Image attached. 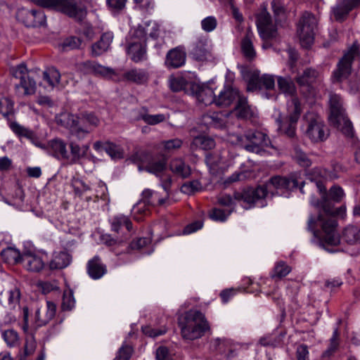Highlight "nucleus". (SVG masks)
Returning <instances> with one entry per match:
<instances>
[{"label": "nucleus", "instance_id": "41", "mask_svg": "<svg viewBox=\"0 0 360 360\" xmlns=\"http://www.w3.org/2000/svg\"><path fill=\"white\" fill-rule=\"evenodd\" d=\"M82 45L83 41L80 38L71 36L65 39L60 46L63 51H68L82 49Z\"/></svg>", "mask_w": 360, "mask_h": 360}, {"label": "nucleus", "instance_id": "63", "mask_svg": "<svg viewBox=\"0 0 360 360\" xmlns=\"http://www.w3.org/2000/svg\"><path fill=\"white\" fill-rule=\"evenodd\" d=\"M333 14L336 20L342 21L348 15L349 11L346 9L340 2L333 8Z\"/></svg>", "mask_w": 360, "mask_h": 360}, {"label": "nucleus", "instance_id": "2", "mask_svg": "<svg viewBox=\"0 0 360 360\" xmlns=\"http://www.w3.org/2000/svg\"><path fill=\"white\" fill-rule=\"evenodd\" d=\"M298 182L296 179H290L279 175L271 177L264 185L256 188H248L236 191L233 198L238 201H243L251 207L257 201L264 199L268 193L275 195L278 191H283L297 188Z\"/></svg>", "mask_w": 360, "mask_h": 360}, {"label": "nucleus", "instance_id": "40", "mask_svg": "<svg viewBox=\"0 0 360 360\" xmlns=\"http://www.w3.org/2000/svg\"><path fill=\"white\" fill-rule=\"evenodd\" d=\"M11 129L19 137H25L29 140L34 139V131L25 127L16 122H12L9 124Z\"/></svg>", "mask_w": 360, "mask_h": 360}, {"label": "nucleus", "instance_id": "18", "mask_svg": "<svg viewBox=\"0 0 360 360\" xmlns=\"http://www.w3.org/2000/svg\"><path fill=\"white\" fill-rule=\"evenodd\" d=\"M240 96L241 95L237 88L229 85L225 86L217 95L216 105L228 107L236 100L238 101V97Z\"/></svg>", "mask_w": 360, "mask_h": 360}, {"label": "nucleus", "instance_id": "12", "mask_svg": "<svg viewBox=\"0 0 360 360\" xmlns=\"http://www.w3.org/2000/svg\"><path fill=\"white\" fill-rule=\"evenodd\" d=\"M16 18L26 27H41L46 23V15L41 10L20 8L16 13Z\"/></svg>", "mask_w": 360, "mask_h": 360}, {"label": "nucleus", "instance_id": "31", "mask_svg": "<svg viewBox=\"0 0 360 360\" xmlns=\"http://www.w3.org/2000/svg\"><path fill=\"white\" fill-rule=\"evenodd\" d=\"M253 33L248 29L244 38L241 41V50L243 56L248 60H253L256 56V52L252 44Z\"/></svg>", "mask_w": 360, "mask_h": 360}, {"label": "nucleus", "instance_id": "37", "mask_svg": "<svg viewBox=\"0 0 360 360\" xmlns=\"http://www.w3.org/2000/svg\"><path fill=\"white\" fill-rule=\"evenodd\" d=\"M198 100L205 105H210L213 103L216 104L217 95L213 90L208 87H202L196 92Z\"/></svg>", "mask_w": 360, "mask_h": 360}, {"label": "nucleus", "instance_id": "50", "mask_svg": "<svg viewBox=\"0 0 360 360\" xmlns=\"http://www.w3.org/2000/svg\"><path fill=\"white\" fill-rule=\"evenodd\" d=\"M202 190V184L198 180L191 181L185 183L181 188V192L187 195H191L197 191Z\"/></svg>", "mask_w": 360, "mask_h": 360}, {"label": "nucleus", "instance_id": "38", "mask_svg": "<svg viewBox=\"0 0 360 360\" xmlns=\"http://www.w3.org/2000/svg\"><path fill=\"white\" fill-rule=\"evenodd\" d=\"M214 146V141L212 138L205 136L195 137L191 143L192 148H199L205 150L213 148Z\"/></svg>", "mask_w": 360, "mask_h": 360}, {"label": "nucleus", "instance_id": "64", "mask_svg": "<svg viewBox=\"0 0 360 360\" xmlns=\"http://www.w3.org/2000/svg\"><path fill=\"white\" fill-rule=\"evenodd\" d=\"M157 360H172V356L166 347H159L156 350Z\"/></svg>", "mask_w": 360, "mask_h": 360}, {"label": "nucleus", "instance_id": "56", "mask_svg": "<svg viewBox=\"0 0 360 360\" xmlns=\"http://www.w3.org/2000/svg\"><path fill=\"white\" fill-rule=\"evenodd\" d=\"M149 31L148 27H146L145 22L143 25H139L134 30L133 37L138 39L136 42H143L146 44V35Z\"/></svg>", "mask_w": 360, "mask_h": 360}, {"label": "nucleus", "instance_id": "11", "mask_svg": "<svg viewBox=\"0 0 360 360\" xmlns=\"http://www.w3.org/2000/svg\"><path fill=\"white\" fill-rule=\"evenodd\" d=\"M11 71L13 77L20 79V83L15 84L17 94L20 96H27L35 93L36 82L28 75L27 69L24 64L13 68Z\"/></svg>", "mask_w": 360, "mask_h": 360}, {"label": "nucleus", "instance_id": "14", "mask_svg": "<svg viewBox=\"0 0 360 360\" xmlns=\"http://www.w3.org/2000/svg\"><path fill=\"white\" fill-rule=\"evenodd\" d=\"M257 26L259 35L264 39H269L276 36V28L272 22L270 14L262 10L257 17Z\"/></svg>", "mask_w": 360, "mask_h": 360}, {"label": "nucleus", "instance_id": "13", "mask_svg": "<svg viewBox=\"0 0 360 360\" xmlns=\"http://www.w3.org/2000/svg\"><path fill=\"white\" fill-rule=\"evenodd\" d=\"M74 119L75 115L64 113L60 116L58 122L62 126L69 129L70 135L79 141L83 140L91 131L78 124Z\"/></svg>", "mask_w": 360, "mask_h": 360}, {"label": "nucleus", "instance_id": "34", "mask_svg": "<svg viewBox=\"0 0 360 360\" xmlns=\"http://www.w3.org/2000/svg\"><path fill=\"white\" fill-rule=\"evenodd\" d=\"M237 116L243 119H251L255 116V112L248 103L247 98L241 96L238 97L237 104L235 107Z\"/></svg>", "mask_w": 360, "mask_h": 360}, {"label": "nucleus", "instance_id": "53", "mask_svg": "<svg viewBox=\"0 0 360 360\" xmlns=\"http://www.w3.org/2000/svg\"><path fill=\"white\" fill-rule=\"evenodd\" d=\"M338 329L336 328L334 332L333 337L330 338V343L328 349L326 350L323 354V357H330L337 349L338 347Z\"/></svg>", "mask_w": 360, "mask_h": 360}, {"label": "nucleus", "instance_id": "3", "mask_svg": "<svg viewBox=\"0 0 360 360\" xmlns=\"http://www.w3.org/2000/svg\"><path fill=\"white\" fill-rule=\"evenodd\" d=\"M184 339L193 340L204 335L210 326L204 314L198 310H189L178 319Z\"/></svg>", "mask_w": 360, "mask_h": 360}, {"label": "nucleus", "instance_id": "21", "mask_svg": "<svg viewBox=\"0 0 360 360\" xmlns=\"http://www.w3.org/2000/svg\"><path fill=\"white\" fill-rule=\"evenodd\" d=\"M47 150L58 160H68L70 158L66 143L60 139H53L48 142Z\"/></svg>", "mask_w": 360, "mask_h": 360}, {"label": "nucleus", "instance_id": "29", "mask_svg": "<svg viewBox=\"0 0 360 360\" xmlns=\"http://www.w3.org/2000/svg\"><path fill=\"white\" fill-rule=\"evenodd\" d=\"M228 113L222 112H213L210 114H206L203 116V122L205 124L215 128H222L225 127Z\"/></svg>", "mask_w": 360, "mask_h": 360}, {"label": "nucleus", "instance_id": "24", "mask_svg": "<svg viewBox=\"0 0 360 360\" xmlns=\"http://www.w3.org/2000/svg\"><path fill=\"white\" fill-rule=\"evenodd\" d=\"M20 290L14 287L10 290H4L0 294V302L4 306L15 308L20 302Z\"/></svg>", "mask_w": 360, "mask_h": 360}, {"label": "nucleus", "instance_id": "32", "mask_svg": "<svg viewBox=\"0 0 360 360\" xmlns=\"http://www.w3.org/2000/svg\"><path fill=\"white\" fill-rule=\"evenodd\" d=\"M75 121L80 125L93 131L99 124L98 118L93 113L91 112H82L79 116L75 115Z\"/></svg>", "mask_w": 360, "mask_h": 360}, {"label": "nucleus", "instance_id": "36", "mask_svg": "<svg viewBox=\"0 0 360 360\" xmlns=\"http://www.w3.org/2000/svg\"><path fill=\"white\" fill-rule=\"evenodd\" d=\"M342 239L348 244H356L360 242V228L354 225L347 226L342 231Z\"/></svg>", "mask_w": 360, "mask_h": 360}, {"label": "nucleus", "instance_id": "15", "mask_svg": "<svg viewBox=\"0 0 360 360\" xmlns=\"http://www.w3.org/2000/svg\"><path fill=\"white\" fill-rule=\"evenodd\" d=\"M76 68L77 71L84 75L94 74L103 77H108L115 75V72L112 69L101 65L95 62L90 60L77 63L76 65Z\"/></svg>", "mask_w": 360, "mask_h": 360}, {"label": "nucleus", "instance_id": "7", "mask_svg": "<svg viewBox=\"0 0 360 360\" xmlns=\"http://www.w3.org/2000/svg\"><path fill=\"white\" fill-rule=\"evenodd\" d=\"M237 141L247 151L257 154L262 153L265 147L271 145L269 136L257 130H248L244 135L237 136Z\"/></svg>", "mask_w": 360, "mask_h": 360}, {"label": "nucleus", "instance_id": "52", "mask_svg": "<svg viewBox=\"0 0 360 360\" xmlns=\"http://www.w3.org/2000/svg\"><path fill=\"white\" fill-rule=\"evenodd\" d=\"M182 141L179 139H174L168 141H164L161 142V146L164 150L167 153H171L174 150L179 149L182 146Z\"/></svg>", "mask_w": 360, "mask_h": 360}, {"label": "nucleus", "instance_id": "9", "mask_svg": "<svg viewBox=\"0 0 360 360\" xmlns=\"http://www.w3.org/2000/svg\"><path fill=\"white\" fill-rule=\"evenodd\" d=\"M317 23L314 15L309 12L303 13L297 24V30L302 46L308 48L313 44Z\"/></svg>", "mask_w": 360, "mask_h": 360}, {"label": "nucleus", "instance_id": "22", "mask_svg": "<svg viewBox=\"0 0 360 360\" xmlns=\"http://www.w3.org/2000/svg\"><path fill=\"white\" fill-rule=\"evenodd\" d=\"M86 269L89 276L93 279H99L107 272L106 266L98 256H95L88 262Z\"/></svg>", "mask_w": 360, "mask_h": 360}, {"label": "nucleus", "instance_id": "59", "mask_svg": "<svg viewBox=\"0 0 360 360\" xmlns=\"http://www.w3.org/2000/svg\"><path fill=\"white\" fill-rule=\"evenodd\" d=\"M295 158L297 163L304 167H308L311 165V162L308 158L307 155L301 150L296 148Z\"/></svg>", "mask_w": 360, "mask_h": 360}, {"label": "nucleus", "instance_id": "23", "mask_svg": "<svg viewBox=\"0 0 360 360\" xmlns=\"http://www.w3.org/2000/svg\"><path fill=\"white\" fill-rule=\"evenodd\" d=\"M320 77L321 74L317 70L312 68H307L296 77L295 80L301 86H309L312 84L319 81Z\"/></svg>", "mask_w": 360, "mask_h": 360}, {"label": "nucleus", "instance_id": "54", "mask_svg": "<svg viewBox=\"0 0 360 360\" xmlns=\"http://www.w3.org/2000/svg\"><path fill=\"white\" fill-rule=\"evenodd\" d=\"M134 349L133 347L127 344H124L119 349L117 356L115 360H129Z\"/></svg>", "mask_w": 360, "mask_h": 360}, {"label": "nucleus", "instance_id": "43", "mask_svg": "<svg viewBox=\"0 0 360 360\" xmlns=\"http://www.w3.org/2000/svg\"><path fill=\"white\" fill-rule=\"evenodd\" d=\"M291 271V268L285 262L281 261L276 263L271 274L272 278L281 279Z\"/></svg>", "mask_w": 360, "mask_h": 360}, {"label": "nucleus", "instance_id": "30", "mask_svg": "<svg viewBox=\"0 0 360 360\" xmlns=\"http://www.w3.org/2000/svg\"><path fill=\"white\" fill-rule=\"evenodd\" d=\"M169 168L174 174L182 179L188 178L191 174L190 166L180 158L172 160L169 164Z\"/></svg>", "mask_w": 360, "mask_h": 360}, {"label": "nucleus", "instance_id": "55", "mask_svg": "<svg viewBox=\"0 0 360 360\" xmlns=\"http://www.w3.org/2000/svg\"><path fill=\"white\" fill-rule=\"evenodd\" d=\"M257 82L260 87H264L266 89H272L275 86L274 77L269 75H264L259 77Z\"/></svg>", "mask_w": 360, "mask_h": 360}, {"label": "nucleus", "instance_id": "5", "mask_svg": "<svg viewBox=\"0 0 360 360\" xmlns=\"http://www.w3.org/2000/svg\"><path fill=\"white\" fill-rule=\"evenodd\" d=\"M34 4L46 8L60 11L76 20L82 21L86 15V11L78 7L75 0H30Z\"/></svg>", "mask_w": 360, "mask_h": 360}, {"label": "nucleus", "instance_id": "6", "mask_svg": "<svg viewBox=\"0 0 360 360\" xmlns=\"http://www.w3.org/2000/svg\"><path fill=\"white\" fill-rule=\"evenodd\" d=\"M305 135L313 142L326 140L329 136V130L323 119L313 112H307L304 117Z\"/></svg>", "mask_w": 360, "mask_h": 360}, {"label": "nucleus", "instance_id": "19", "mask_svg": "<svg viewBox=\"0 0 360 360\" xmlns=\"http://www.w3.org/2000/svg\"><path fill=\"white\" fill-rule=\"evenodd\" d=\"M56 312V305L51 301H47L44 307L39 308L35 312V323L39 327L45 326L52 320Z\"/></svg>", "mask_w": 360, "mask_h": 360}, {"label": "nucleus", "instance_id": "8", "mask_svg": "<svg viewBox=\"0 0 360 360\" xmlns=\"http://www.w3.org/2000/svg\"><path fill=\"white\" fill-rule=\"evenodd\" d=\"M359 56L360 44L355 41L338 63L333 74V82H341L347 79L352 72V62Z\"/></svg>", "mask_w": 360, "mask_h": 360}, {"label": "nucleus", "instance_id": "16", "mask_svg": "<svg viewBox=\"0 0 360 360\" xmlns=\"http://www.w3.org/2000/svg\"><path fill=\"white\" fill-rule=\"evenodd\" d=\"M192 57L198 61L208 60L212 58V49L206 39H198L191 51Z\"/></svg>", "mask_w": 360, "mask_h": 360}, {"label": "nucleus", "instance_id": "39", "mask_svg": "<svg viewBox=\"0 0 360 360\" xmlns=\"http://www.w3.org/2000/svg\"><path fill=\"white\" fill-rule=\"evenodd\" d=\"M43 78L49 86L54 87L60 82V74L54 67L48 68L43 72Z\"/></svg>", "mask_w": 360, "mask_h": 360}, {"label": "nucleus", "instance_id": "1", "mask_svg": "<svg viewBox=\"0 0 360 360\" xmlns=\"http://www.w3.org/2000/svg\"><path fill=\"white\" fill-rule=\"evenodd\" d=\"M308 179L311 181H316V187L321 195L320 200L311 202V203L316 207H321L323 212L319 211L318 214L310 215L307 229L319 239L323 245L325 244L338 245L340 238L337 231L338 222L333 217L338 215L344 217L346 213V207L342 205L335 209L334 204L328 198L326 188L321 181L316 180L311 174H308Z\"/></svg>", "mask_w": 360, "mask_h": 360}, {"label": "nucleus", "instance_id": "35", "mask_svg": "<svg viewBox=\"0 0 360 360\" xmlns=\"http://www.w3.org/2000/svg\"><path fill=\"white\" fill-rule=\"evenodd\" d=\"M278 86L280 91L288 96H297L296 86L290 77H277Z\"/></svg>", "mask_w": 360, "mask_h": 360}, {"label": "nucleus", "instance_id": "58", "mask_svg": "<svg viewBox=\"0 0 360 360\" xmlns=\"http://www.w3.org/2000/svg\"><path fill=\"white\" fill-rule=\"evenodd\" d=\"M220 162L221 158L218 154L215 153H207L206 154L205 162L211 169H215V167L218 166Z\"/></svg>", "mask_w": 360, "mask_h": 360}, {"label": "nucleus", "instance_id": "47", "mask_svg": "<svg viewBox=\"0 0 360 360\" xmlns=\"http://www.w3.org/2000/svg\"><path fill=\"white\" fill-rule=\"evenodd\" d=\"M72 186L75 193L79 196L91 191L90 185L79 179H73Z\"/></svg>", "mask_w": 360, "mask_h": 360}, {"label": "nucleus", "instance_id": "61", "mask_svg": "<svg viewBox=\"0 0 360 360\" xmlns=\"http://www.w3.org/2000/svg\"><path fill=\"white\" fill-rule=\"evenodd\" d=\"M70 152L72 155L71 161L75 163L77 162L83 154L82 153V148L80 146L73 141L70 142Z\"/></svg>", "mask_w": 360, "mask_h": 360}, {"label": "nucleus", "instance_id": "20", "mask_svg": "<svg viewBox=\"0 0 360 360\" xmlns=\"http://www.w3.org/2000/svg\"><path fill=\"white\" fill-rule=\"evenodd\" d=\"M167 159L165 156L160 157H151L147 164L143 165H139V170H146L149 173L159 176L166 169Z\"/></svg>", "mask_w": 360, "mask_h": 360}, {"label": "nucleus", "instance_id": "48", "mask_svg": "<svg viewBox=\"0 0 360 360\" xmlns=\"http://www.w3.org/2000/svg\"><path fill=\"white\" fill-rule=\"evenodd\" d=\"M75 304L73 292L71 290H65L63 295L61 307L63 310L70 311Z\"/></svg>", "mask_w": 360, "mask_h": 360}, {"label": "nucleus", "instance_id": "60", "mask_svg": "<svg viewBox=\"0 0 360 360\" xmlns=\"http://www.w3.org/2000/svg\"><path fill=\"white\" fill-rule=\"evenodd\" d=\"M141 119L148 124H156L163 122L165 120V117L162 114L158 115H143Z\"/></svg>", "mask_w": 360, "mask_h": 360}, {"label": "nucleus", "instance_id": "27", "mask_svg": "<svg viewBox=\"0 0 360 360\" xmlns=\"http://www.w3.org/2000/svg\"><path fill=\"white\" fill-rule=\"evenodd\" d=\"M148 73L143 69H131L126 71L122 78L124 80L135 83L136 84H143L148 80Z\"/></svg>", "mask_w": 360, "mask_h": 360}, {"label": "nucleus", "instance_id": "42", "mask_svg": "<svg viewBox=\"0 0 360 360\" xmlns=\"http://www.w3.org/2000/svg\"><path fill=\"white\" fill-rule=\"evenodd\" d=\"M122 225H124L129 231L132 229V223L127 217L120 214L113 217L111 221V228L112 231L118 232L120 228Z\"/></svg>", "mask_w": 360, "mask_h": 360}, {"label": "nucleus", "instance_id": "51", "mask_svg": "<svg viewBox=\"0 0 360 360\" xmlns=\"http://www.w3.org/2000/svg\"><path fill=\"white\" fill-rule=\"evenodd\" d=\"M3 338L8 347H15L18 345L19 338L17 332L13 330H5L3 334Z\"/></svg>", "mask_w": 360, "mask_h": 360}, {"label": "nucleus", "instance_id": "62", "mask_svg": "<svg viewBox=\"0 0 360 360\" xmlns=\"http://www.w3.org/2000/svg\"><path fill=\"white\" fill-rule=\"evenodd\" d=\"M142 331L148 337L156 338L159 335L165 334L167 331V329L165 328L161 329L153 328L150 326H146L142 327Z\"/></svg>", "mask_w": 360, "mask_h": 360}, {"label": "nucleus", "instance_id": "10", "mask_svg": "<svg viewBox=\"0 0 360 360\" xmlns=\"http://www.w3.org/2000/svg\"><path fill=\"white\" fill-rule=\"evenodd\" d=\"M288 117L280 123V130L292 138L295 135L296 125L302 112L301 103L297 96L291 98L288 103Z\"/></svg>", "mask_w": 360, "mask_h": 360}, {"label": "nucleus", "instance_id": "46", "mask_svg": "<svg viewBox=\"0 0 360 360\" xmlns=\"http://www.w3.org/2000/svg\"><path fill=\"white\" fill-rule=\"evenodd\" d=\"M1 256L6 262L18 263L21 260L20 252L14 248H8L1 252Z\"/></svg>", "mask_w": 360, "mask_h": 360}, {"label": "nucleus", "instance_id": "57", "mask_svg": "<svg viewBox=\"0 0 360 360\" xmlns=\"http://www.w3.org/2000/svg\"><path fill=\"white\" fill-rule=\"evenodd\" d=\"M217 25V20L214 16H208L201 21L202 29L206 32L213 31Z\"/></svg>", "mask_w": 360, "mask_h": 360}, {"label": "nucleus", "instance_id": "28", "mask_svg": "<svg viewBox=\"0 0 360 360\" xmlns=\"http://www.w3.org/2000/svg\"><path fill=\"white\" fill-rule=\"evenodd\" d=\"M71 259L72 257L68 252H55L49 262V268L51 270L64 269L70 264Z\"/></svg>", "mask_w": 360, "mask_h": 360}, {"label": "nucleus", "instance_id": "17", "mask_svg": "<svg viewBox=\"0 0 360 360\" xmlns=\"http://www.w3.org/2000/svg\"><path fill=\"white\" fill-rule=\"evenodd\" d=\"M186 53L184 48L178 46L169 50L165 58V65L169 69H176L185 64Z\"/></svg>", "mask_w": 360, "mask_h": 360}, {"label": "nucleus", "instance_id": "4", "mask_svg": "<svg viewBox=\"0 0 360 360\" xmlns=\"http://www.w3.org/2000/svg\"><path fill=\"white\" fill-rule=\"evenodd\" d=\"M331 124L347 136L352 135V122L347 118L342 105V98L335 94H330L329 98Z\"/></svg>", "mask_w": 360, "mask_h": 360}, {"label": "nucleus", "instance_id": "49", "mask_svg": "<svg viewBox=\"0 0 360 360\" xmlns=\"http://www.w3.org/2000/svg\"><path fill=\"white\" fill-rule=\"evenodd\" d=\"M326 193L328 194V198L332 202H340L345 195L343 189L337 185L332 186L328 193L326 191Z\"/></svg>", "mask_w": 360, "mask_h": 360}, {"label": "nucleus", "instance_id": "45", "mask_svg": "<svg viewBox=\"0 0 360 360\" xmlns=\"http://www.w3.org/2000/svg\"><path fill=\"white\" fill-rule=\"evenodd\" d=\"M105 151L114 159H121L124 156L123 149L112 143H106L104 146Z\"/></svg>", "mask_w": 360, "mask_h": 360}, {"label": "nucleus", "instance_id": "25", "mask_svg": "<svg viewBox=\"0 0 360 360\" xmlns=\"http://www.w3.org/2000/svg\"><path fill=\"white\" fill-rule=\"evenodd\" d=\"M21 262L23 266L30 271L39 272L44 266L42 259L31 253L25 254L21 257Z\"/></svg>", "mask_w": 360, "mask_h": 360}, {"label": "nucleus", "instance_id": "26", "mask_svg": "<svg viewBox=\"0 0 360 360\" xmlns=\"http://www.w3.org/2000/svg\"><path fill=\"white\" fill-rule=\"evenodd\" d=\"M113 39V34L112 32H105L102 34L99 41L91 45V56L94 57L98 56L105 52Z\"/></svg>", "mask_w": 360, "mask_h": 360}, {"label": "nucleus", "instance_id": "44", "mask_svg": "<svg viewBox=\"0 0 360 360\" xmlns=\"http://www.w3.org/2000/svg\"><path fill=\"white\" fill-rule=\"evenodd\" d=\"M169 86L172 91L178 92L186 89L188 82L183 77L171 76L169 79Z\"/></svg>", "mask_w": 360, "mask_h": 360}, {"label": "nucleus", "instance_id": "33", "mask_svg": "<svg viewBox=\"0 0 360 360\" xmlns=\"http://www.w3.org/2000/svg\"><path fill=\"white\" fill-rule=\"evenodd\" d=\"M146 45L143 42L134 41L129 46L128 53L133 61L138 63L146 58Z\"/></svg>", "mask_w": 360, "mask_h": 360}]
</instances>
